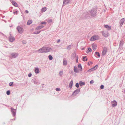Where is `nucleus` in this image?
Returning a JSON list of instances; mask_svg holds the SVG:
<instances>
[{"label": "nucleus", "mask_w": 125, "mask_h": 125, "mask_svg": "<svg viewBox=\"0 0 125 125\" xmlns=\"http://www.w3.org/2000/svg\"><path fill=\"white\" fill-rule=\"evenodd\" d=\"M73 81L72 80L70 83L69 87L70 89H71L72 88L73 84Z\"/></svg>", "instance_id": "nucleus-22"}, {"label": "nucleus", "mask_w": 125, "mask_h": 125, "mask_svg": "<svg viewBox=\"0 0 125 125\" xmlns=\"http://www.w3.org/2000/svg\"><path fill=\"white\" fill-rule=\"evenodd\" d=\"M18 12V11L17 10H16L15 11L13 12V13L14 14H15V13L17 14Z\"/></svg>", "instance_id": "nucleus-51"}, {"label": "nucleus", "mask_w": 125, "mask_h": 125, "mask_svg": "<svg viewBox=\"0 0 125 125\" xmlns=\"http://www.w3.org/2000/svg\"><path fill=\"white\" fill-rule=\"evenodd\" d=\"M9 39L10 41L11 42H13L15 40L14 38V37L12 36L11 34L10 35Z\"/></svg>", "instance_id": "nucleus-14"}, {"label": "nucleus", "mask_w": 125, "mask_h": 125, "mask_svg": "<svg viewBox=\"0 0 125 125\" xmlns=\"http://www.w3.org/2000/svg\"><path fill=\"white\" fill-rule=\"evenodd\" d=\"M76 53L75 52H73L72 53V56L73 57V58H75V57H76L77 56H76Z\"/></svg>", "instance_id": "nucleus-32"}, {"label": "nucleus", "mask_w": 125, "mask_h": 125, "mask_svg": "<svg viewBox=\"0 0 125 125\" xmlns=\"http://www.w3.org/2000/svg\"><path fill=\"white\" fill-rule=\"evenodd\" d=\"M25 13H29V11L27 10H26L25 11Z\"/></svg>", "instance_id": "nucleus-52"}, {"label": "nucleus", "mask_w": 125, "mask_h": 125, "mask_svg": "<svg viewBox=\"0 0 125 125\" xmlns=\"http://www.w3.org/2000/svg\"><path fill=\"white\" fill-rule=\"evenodd\" d=\"M2 17L3 18H4L5 17V16H2Z\"/></svg>", "instance_id": "nucleus-60"}, {"label": "nucleus", "mask_w": 125, "mask_h": 125, "mask_svg": "<svg viewBox=\"0 0 125 125\" xmlns=\"http://www.w3.org/2000/svg\"><path fill=\"white\" fill-rule=\"evenodd\" d=\"M18 55V54L17 53H12L11 54L10 57L11 58H14L17 57Z\"/></svg>", "instance_id": "nucleus-6"}, {"label": "nucleus", "mask_w": 125, "mask_h": 125, "mask_svg": "<svg viewBox=\"0 0 125 125\" xmlns=\"http://www.w3.org/2000/svg\"><path fill=\"white\" fill-rule=\"evenodd\" d=\"M77 67H76L74 66V67L73 70L76 73H78L79 72V71L77 70Z\"/></svg>", "instance_id": "nucleus-29"}, {"label": "nucleus", "mask_w": 125, "mask_h": 125, "mask_svg": "<svg viewBox=\"0 0 125 125\" xmlns=\"http://www.w3.org/2000/svg\"><path fill=\"white\" fill-rule=\"evenodd\" d=\"M52 20L51 19H50L48 21V22L49 23H51L52 22Z\"/></svg>", "instance_id": "nucleus-49"}, {"label": "nucleus", "mask_w": 125, "mask_h": 125, "mask_svg": "<svg viewBox=\"0 0 125 125\" xmlns=\"http://www.w3.org/2000/svg\"><path fill=\"white\" fill-rule=\"evenodd\" d=\"M17 30L20 33H22L23 31V28L20 26H18L16 28Z\"/></svg>", "instance_id": "nucleus-4"}, {"label": "nucleus", "mask_w": 125, "mask_h": 125, "mask_svg": "<svg viewBox=\"0 0 125 125\" xmlns=\"http://www.w3.org/2000/svg\"><path fill=\"white\" fill-rule=\"evenodd\" d=\"M104 85H102V84L100 86V89H103L104 88Z\"/></svg>", "instance_id": "nucleus-43"}, {"label": "nucleus", "mask_w": 125, "mask_h": 125, "mask_svg": "<svg viewBox=\"0 0 125 125\" xmlns=\"http://www.w3.org/2000/svg\"><path fill=\"white\" fill-rule=\"evenodd\" d=\"M107 51V48L106 47H104L102 51V54L103 56L105 55Z\"/></svg>", "instance_id": "nucleus-13"}, {"label": "nucleus", "mask_w": 125, "mask_h": 125, "mask_svg": "<svg viewBox=\"0 0 125 125\" xmlns=\"http://www.w3.org/2000/svg\"><path fill=\"white\" fill-rule=\"evenodd\" d=\"M60 41V39H58L57 41V43H59Z\"/></svg>", "instance_id": "nucleus-53"}, {"label": "nucleus", "mask_w": 125, "mask_h": 125, "mask_svg": "<svg viewBox=\"0 0 125 125\" xmlns=\"http://www.w3.org/2000/svg\"><path fill=\"white\" fill-rule=\"evenodd\" d=\"M10 91L9 90H8L6 92V94L8 95H9L10 94Z\"/></svg>", "instance_id": "nucleus-40"}, {"label": "nucleus", "mask_w": 125, "mask_h": 125, "mask_svg": "<svg viewBox=\"0 0 125 125\" xmlns=\"http://www.w3.org/2000/svg\"><path fill=\"white\" fill-rule=\"evenodd\" d=\"M56 90L57 91H60L61 89L60 88H56Z\"/></svg>", "instance_id": "nucleus-44"}, {"label": "nucleus", "mask_w": 125, "mask_h": 125, "mask_svg": "<svg viewBox=\"0 0 125 125\" xmlns=\"http://www.w3.org/2000/svg\"><path fill=\"white\" fill-rule=\"evenodd\" d=\"M32 82H33L34 84L38 85L40 84L39 81L37 80L35 78L33 79L32 80Z\"/></svg>", "instance_id": "nucleus-10"}, {"label": "nucleus", "mask_w": 125, "mask_h": 125, "mask_svg": "<svg viewBox=\"0 0 125 125\" xmlns=\"http://www.w3.org/2000/svg\"><path fill=\"white\" fill-rule=\"evenodd\" d=\"M125 21V18H122L120 21L119 22V24L121 26V27L122 26Z\"/></svg>", "instance_id": "nucleus-15"}, {"label": "nucleus", "mask_w": 125, "mask_h": 125, "mask_svg": "<svg viewBox=\"0 0 125 125\" xmlns=\"http://www.w3.org/2000/svg\"><path fill=\"white\" fill-rule=\"evenodd\" d=\"M9 85L10 86H13V82H10L9 83Z\"/></svg>", "instance_id": "nucleus-36"}, {"label": "nucleus", "mask_w": 125, "mask_h": 125, "mask_svg": "<svg viewBox=\"0 0 125 125\" xmlns=\"http://www.w3.org/2000/svg\"><path fill=\"white\" fill-rule=\"evenodd\" d=\"M34 71L36 74H37L39 73V68L37 67L34 68Z\"/></svg>", "instance_id": "nucleus-16"}, {"label": "nucleus", "mask_w": 125, "mask_h": 125, "mask_svg": "<svg viewBox=\"0 0 125 125\" xmlns=\"http://www.w3.org/2000/svg\"><path fill=\"white\" fill-rule=\"evenodd\" d=\"M38 51L39 53H42L44 52V47H42L39 49Z\"/></svg>", "instance_id": "nucleus-19"}, {"label": "nucleus", "mask_w": 125, "mask_h": 125, "mask_svg": "<svg viewBox=\"0 0 125 125\" xmlns=\"http://www.w3.org/2000/svg\"><path fill=\"white\" fill-rule=\"evenodd\" d=\"M94 83V81L93 80H91L90 82V83L91 84L93 83Z\"/></svg>", "instance_id": "nucleus-45"}, {"label": "nucleus", "mask_w": 125, "mask_h": 125, "mask_svg": "<svg viewBox=\"0 0 125 125\" xmlns=\"http://www.w3.org/2000/svg\"><path fill=\"white\" fill-rule=\"evenodd\" d=\"M78 67L79 69V70L80 71H82L83 68L81 64L79 63V64L78 66Z\"/></svg>", "instance_id": "nucleus-25"}, {"label": "nucleus", "mask_w": 125, "mask_h": 125, "mask_svg": "<svg viewBox=\"0 0 125 125\" xmlns=\"http://www.w3.org/2000/svg\"><path fill=\"white\" fill-rule=\"evenodd\" d=\"M97 7L96 6H94L93 8L91 9V11H93V12H97Z\"/></svg>", "instance_id": "nucleus-18"}, {"label": "nucleus", "mask_w": 125, "mask_h": 125, "mask_svg": "<svg viewBox=\"0 0 125 125\" xmlns=\"http://www.w3.org/2000/svg\"><path fill=\"white\" fill-rule=\"evenodd\" d=\"M11 19H12V18H10V20H11Z\"/></svg>", "instance_id": "nucleus-64"}, {"label": "nucleus", "mask_w": 125, "mask_h": 125, "mask_svg": "<svg viewBox=\"0 0 125 125\" xmlns=\"http://www.w3.org/2000/svg\"><path fill=\"white\" fill-rule=\"evenodd\" d=\"M82 18L83 19L92 18L90 13V11H87L84 13L82 15Z\"/></svg>", "instance_id": "nucleus-1"}, {"label": "nucleus", "mask_w": 125, "mask_h": 125, "mask_svg": "<svg viewBox=\"0 0 125 125\" xmlns=\"http://www.w3.org/2000/svg\"><path fill=\"white\" fill-rule=\"evenodd\" d=\"M87 64L89 66H90V64L89 63V62Z\"/></svg>", "instance_id": "nucleus-56"}, {"label": "nucleus", "mask_w": 125, "mask_h": 125, "mask_svg": "<svg viewBox=\"0 0 125 125\" xmlns=\"http://www.w3.org/2000/svg\"><path fill=\"white\" fill-rule=\"evenodd\" d=\"M124 93H125V90H124Z\"/></svg>", "instance_id": "nucleus-62"}, {"label": "nucleus", "mask_w": 125, "mask_h": 125, "mask_svg": "<svg viewBox=\"0 0 125 125\" xmlns=\"http://www.w3.org/2000/svg\"><path fill=\"white\" fill-rule=\"evenodd\" d=\"M2 104L3 105H4L5 106H7V105H6L5 104Z\"/></svg>", "instance_id": "nucleus-58"}, {"label": "nucleus", "mask_w": 125, "mask_h": 125, "mask_svg": "<svg viewBox=\"0 0 125 125\" xmlns=\"http://www.w3.org/2000/svg\"><path fill=\"white\" fill-rule=\"evenodd\" d=\"M79 83L80 86H82L85 85V83L84 82H83L82 81H80L79 82Z\"/></svg>", "instance_id": "nucleus-23"}, {"label": "nucleus", "mask_w": 125, "mask_h": 125, "mask_svg": "<svg viewBox=\"0 0 125 125\" xmlns=\"http://www.w3.org/2000/svg\"><path fill=\"white\" fill-rule=\"evenodd\" d=\"M62 7L64 5H65L66 4H67L71 2L72 0H63Z\"/></svg>", "instance_id": "nucleus-8"}, {"label": "nucleus", "mask_w": 125, "mask_h": 125, "mask_svg": "<svg viewBox=\"0 0 125 125\" xmlns=\"http://www.w3.org/2000/svg\"><path fill=\"white\" fill-rule=\"evenodd\" d=\"M97 12H95L91 11H90V13L92 18L95 17L97 15Z\"/></svg>", "instance_id": "nucleus-9"}, {"label": "nucleus", "mask_w": 125, "mask_h": 125, "mask_svg": "<svg viewBox=\"0 0 125 125\" xmlns=\"http://www.w3.org/2000/svg\"><path fill=\"white\" fill-rule=\"evenodd\" d=\"M41 31H34L33 33V34H38L41 32Z\"/></svg>", "instance_id": "nucleus-37"}, {"label": "nucleus", "mask_w": 125, "mask_h": 125, "mask_svg": "<svg viewBox=\"0 0 125 125\" xmlns=\"http://www.w3.org/2000/svg\"><path fill=\"white\" fill-rule=\"evenodd\" d=\"M10 111L12 115L14 117H16V110L13 108L12 107L10 108Z\"/></svg>", "instance_id": "nucleus-2"}, {"label": "nucleus", "mask_w": 125, "mask_h": 125, "mask_svg": "<svg viewBox=\"0 0 125 125\" xmlns=\"http://www.w3.org/2000/svg\"><path fill=\"white\" fill-rule=\"evenodd\" d=\"M15 117V118L14 119H10V120H15V117Z\"/></svg>", "instance_id": "nucleus-55"}, {"label": "nucleus", "mask_w": 125, "mask_h": 125, "mask_svg": "<svg viewBox=\"0 0 125 125\" xmlns=\"http://www.w3.org/2000/svg\"><path fill=\"white\" fill-rule=\"evenodd\" d=\"M99 39V37L98 35H95L92 36L90 39L91 41H94Z\"/></svg>", "instance_id": "nucleus-3"}, {"label": "nucleus", "mask_w": 125, "mask_h": 125, "mask_svg": "<svg viewBox=\"0 0 125 125\" xmlns=\"http://www.w3.org/2000/svg\"><path fill=\"white\" fill-rule=\"evenodd\" d=\"M4 22H6V21L5 20H4Z\"/></svg>", "instance_id": "nucleus-61"}, {"label": "nucleus", "mask_w": 125, "mask_h": 125, "mask_svg": "<svg viewBox=\"0 0 125 125\" xmlns=\"http://www.w3.org/2000/svg\"><path fill=\"white\" fill-rule=\"evenodd\" d=\"M80 91V88L76 89L73 93L72 95H76V94H77L79 93Z\"/></svg>", "instance_id": "nucleus-5"}, {"label": "nucleus", "mask_w": 125, "mask_h": 125, "mask_svg": "<svg viewBox=\"0 0 125 125\" xmlns=\"http://www.w3.org/2000/svg\"><path fill=\"white\" fill-rule=\"evenodd\" d=\"M123 45V43H122V42L121 41L120 42V44H119V45L120 46H122Z\"/></svg>", "instance_id": "nucleus-46"}, {"label": "nucleus", "mask_w": 125, "mask_h": 125, "mask_svg": "<svg viewBox=\"0 0 125 125\" xmlns=\"http://www.w3.org/2000/svg\"><path fill=\"white\" fill-rule=\"evenodd\" d=\"M32 76V74L31 73H29L28 74V76L29 77H30Z\"/></svg>", "instance_id": "nucleus-48"}, {"label": "nucleus", "mask_w": 125, "mask_h": 125, "mask_svg": "<svg viewBox=\"0 0 125 125\" xmlns=\"http://www.w3.org/2000/svg\"><path fill=\"white\" fill-rule=\"evenodd\" d=\"M98 65H96L94 66L93 68H91V69L93 71L95 70L97 68Z\"/></svg>", "instance_id": "nucleus-27"}, {"label": "nucleus", "mask_w": 125, "mask_h": 125, "mask_svg": "<svg viewBox=\"0 0 125 125\" xmlns=\"http://www.w3.org/2000/svg\"><path fill=\"white\" fill-rule=\"evenodd\" d=\"M47 10V9L46 7H44L41 9V11L42 12H45Z\"/></svg>", "instance_id": "nucleus-31"}, {"label": "nucleus", "mask_w": 125, "mask_h": 125, "mask_svg": "<svg viewBox=\"0 0 125 125\" xmlns=\"http://www.w3.org/2000/svg\"><path fill=\"white\" fill-rule=\"evenodd\" d=\"M94 56L96 57H100V54L98 52H96L94 53Z\"/></svg>", "instance_id": "nucleus-17"}, {"label": "nucleus", "mask_w": 125, "mask_h": 125, "mask_svg": "<svg viewBox=\"0 0 125 125\" xmlns=\"http://www.w3.org/2000/svg\"><path fill=\"white\" fill-rule=\"evenodd\" d=\"M92 51V49L90 47H88V50H87V51H88V52L87 51L86 52L87 53H88V52H91Z\"/></svg>", "instance_id": "nucleus-34"}, {"label": "nucleus", "mask_w": 125, "mask_h": 125, "mask_svg": "<svg viewBox=\"0 0 125 125\" xmlns=\"http://www.w3.org/2000/svg\"><path fill=\"white\" fill-rule=\"evenodd\" d=\"M85 48L84 47H83L81 49V50H85Z\"/></svg>", "instance_id": "nucleus-54"}, {"label": "nucleus", "mask_w": 125, "mask_h": 125, "mask_svg": "<svg viewBox=\"0 0 125 125\" xmlns=\"http://www.w3.org/2000/svg\"><path fill=\"white\" fill-rule=\"evenodd\" d=\"M72 72H73V71H71V73H72Z\"/></svg>", "instance_id": "nucleus-63"}, {"label": "nucleus", "mask_w": 125, "mask_h": 125, "mask_svg": "<svg viewBox=\"0 0 125 125\" xmlns=\"http://www.w3.org/2000/svg\"><path fill=\"white\" fill-rule=\"evenodd\" d=\"M79 83H77L75 85V86L77 88H78L79 87Z\"/></svg>", "instance_id": "nucleus-39"}, {"label": "nucleus", "mask_w": 125, "mask_h": 125, "mask_svg": "<svg viewBox=\"0 0 125 125\" xmlns=\"http://www.w3.org/2000/svg\"><path fill=\"white\" fill-rule=\"evenodd\" d=\"M44 26L42 25H39L37 26L35 29L36 30H38L41 29Z\"/></svg>", "instance_id": "nucleus-20"}, {"label": "nucleus", "mask_w": 125, "mask_h": 125, "mask_svg": "<svg viewBox=\"0 0 125 125\" xmlns=\"http://www.w3.org/2000/svg\"><path fill=\"white\" fill-rule=\"evenodd\" d=\"M63 64L65 66L67 64V61L64 60L63 62Z\"/></svg>", "instance_id": "nucleus-33"}, {"label": "nucleus", "mask_w": 125, "mask_h": 125, "mask_svg": "<svg viewBox=\"0 0 125 125\" xmlns=\"http://www.w3.org/2000/svg\"><path fill=\"white\" fill-rule=\"evenodd\" d=\"M92 71H93L91 69H91H89V70H88L87 71V72H91Z\"/></svg>", "instance_id": "nucleus-50"}, {"label": "nucleus", "mask_w": 125, "mask_h": 125, "mask_svg": "<svg viewBox=\"0 0 125 125\" xmlns=\"http://www.w3.org/2000/svg\"><path fill=\"white\" fill-rule=\"evenodd\" d=\"M51 48L48 47H44V52L47 53L50 51L52 50Z\"/></svg>", "instance_id": "nucleus-7"}, {"label": "nucleus", "mask_w": 125, "mask_h": 125, "mask_svg": "<svg viewBox=\"0 0 125 125\" xmlns=\"http://www.w3.org/2000/svg\"><path fill=\"white\" fill-rule=\"evenodd\" d=\"M104 27L106 28H107L108 29V30H109L111 29V26L107 25H104Z\"/></svg>", "instance_id": "nucleus-21"}, {"label": "nucleus", "mask_w": 125, "mask_h": 125, "mask_svg": "<svg viewBox=\"0 0 125 125\" xmlns=\"http://www.w3.org/2000/svg\"><path fill=\"white\" fill-rule=\"evenodd\" d=\"M92 46V49H93L94 50H95L96 49V48L97 47V46L95 45L94 44H93Z\"/></svg>", "instance_id": "nucleus-28"}, {"label": "nucleus", "mask_w": 125, "mask_h": 125, "mask_svg": "<svg viewBox=\"0 0 125 125\" xmlns=\"http://www.w3.org/2000/svg\"><path fill=\"white\" fill-rule=\"evenodd\" d=\"M89 62L91 63H93V62L91 61H90Z\"/></svg>", "instance_id": "nucleus-57"}, {"label": "nucleus", "mask_w": 125, "mask_h": 125, "mask_svg": "<svg viewBox=\"0 0 125 125\" xmlns=\"http://www.w3.org/2000/svg\"><path fill=\"white\" fill-rule=\"evenodd\" d=\"M11 3L15 7H17L18 6V4L17 3L14 1H12Z\"/></svg>", "instance_id": "nucleus-26"}, {"label": "nucleus", "mask_w": 125, "mask_h": 125, "mask_svg": "<svg viewBox=\"0 0 125 125\" xmlns=\"http://www.w3.org/2000/svg\"><path fill=\"white\" fill-rule=\"evenodd\" d=\"M111 103L112 104V107H115L117 105V102L115 100H114L112 101Z\"/></svg>", "instance_id": "nucleus-11"}, {"label": "nucleus", "mask_w": 125, "mask_h": 125, "mask_svg": "<svg viewBox=\"0 0 125 125\" xmlns=\"http://www.w3.org/2000/svg\"><path fill=\"white\" fill-rule=\"evenodd\" d=\"M102 33L103 36L105 37H107L109 34L108 32L106 31H103L102 32Z\"/></svg>", "instance_id": "nucleus-12"}, {"label": "nucleus", "mask_w": 125, "mask_h": 125, "mask_svg": "<svg viewBox=\"0 0 125 125\" xmlns=\"http://www.w3.org/2000/svg\"><path fill=\"white\" fill-rule=\"evenodd\" d=\"M76 63H77L78 61V56L76 57Z\"/></svg>", "instance_id": "nucleus-47"}, {"label": "nucleus", "mask_w": 125, "mask_h": 125, "mask_svg": "<svg viewBox=\"0 0 125 125\" xmlns=\"http://www.w3.org/2000/svg\"><path fill=\"white\" fill-rule=\"evenodd\" d=\"M71 48V45H69L67 47V49L68 50H70Z\"/></svg>", "instance_id": "nucleus-38"}, {"label": "nucleus", "mask_w": 125, "mask_h": 125, "mask_svg": "<svg viewBox=\"0 0 125 125\" xmlns=\"http://www.w3.org/2000/svg\"><path fill=\"white\" fill-rule=\"evenodd\" d=\"M62 71H60L59 72V75L60 76H61L62 74Z\"/></svg>", "instance_id": "nucleus-41"}, {"label": "nucleus", "mask_w": 125, "mask_h": 125, "mask_svg": "<svg viewBox=\"0 0 125 125\" xmlns=\"http://www.w3.org/2000/svg\"><path fill=\"white\" fill-rule=\"evenodd\" d=\"M32 21L31 20H29L27 23V24L28 25H29L31 24L32 23Z\"/></svg>", "instance_id": "nucleus-30"}, {"label": "nucleus", "mask_w": 125, "mask_h": 125, "mask_svg": "<svg viewBox=\"0 0 125 125\" xmlns=\"http://www.w3.org/2000/svg\"><path fill=\"white\" fill-rule=\"evenodd\" d=\"M23 43H24V44H26V42H23Z\"/></svg>", "instance_id": "nucleus-59"}, {"label": "nucleus", "mask_w": 125, "mask_h": 125, "mask_svg": "<svg viewBox=\"0 0 125 125\" xmlns=\"http://www.w3.org/2000/svg\"><path fill=\"white\" fill-rule=\"evenodd\" d=\"M48 58L50 60H52L53 59V57L52 56L49 55L48 56Z\"/></svg>", "instance_id": "nucleus-35"}, {"label": "nucleus", "mask_w": 125, "mask_h": 125, "mask_svg": "<svg viewBox=\"0 0 125 125\" xmlns=\"http://www.w3.org/2000/svg\"><path fill=\"white\" fill-rule=\"evenodd\" d=\"M46 24V22L45 21H44L42 22L41 23V24Z\"/></svg>", "instance_id": "nucleus-42"}, {"label": "nucleus", "mask_w": 125, "mask_h": 125, "mask_svg": "<svg viewBox=\"0 0 125 125\" xmlns=\"http://www.w3.org/2000/svg\"><path fill=\"white\" fill-rule=\"evenodd\" d=\"M87 57L86 56H84L82 57V60L83 61H86L88 60L87 59Z\"/></svg>", "instance_id": "nucleus-24"}]
</instances>
